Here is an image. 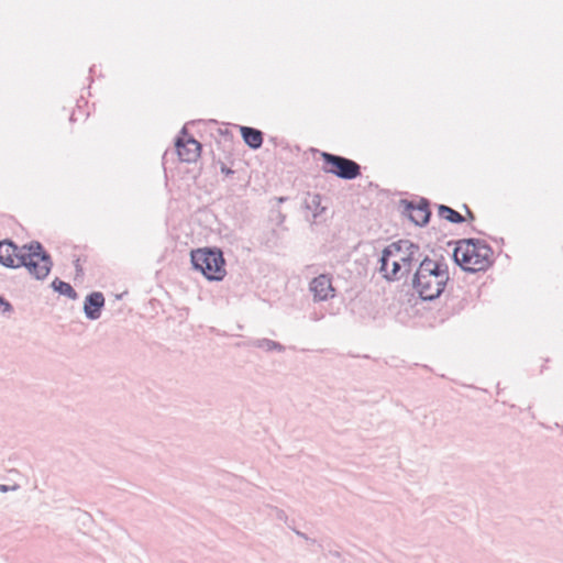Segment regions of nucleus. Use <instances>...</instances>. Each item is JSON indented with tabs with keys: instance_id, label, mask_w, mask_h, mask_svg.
I'll return each instance as SVG.
<instances>
[{
	"instance_id": "obj_24",
	"label": "nucleus",
	"mask_w": 563,
	"mask_h": 563,
	"mask_svg": "<svg viewBox=\"0 0 563 563\" xmlns=\"http://www.w3.org/2000/svg\"><path fill=\"white\" fill-rule=\"evenodd\" d=\"M329 555L333 556V558H336V559H340L341 558V553L336 550H330L329 551Z\"/></svg>"
},
{
	"instance_id": "obj_5",
	"label": "nucleus",
	"mask_w": 563,
	"mask_h": 563,
	"mask_svg": "<svg viewBox=\"0 0 563 563\" xmlns=\"http://www.w3.org/2000/svg\"><path fill=\"white\" fill-rule=\"evenodd\" d=\"M424 256L419 244L410 240H398L382 251L378 263L382 264V271H386L389 260L395 257L402 264L405 272H411L412 265L421 263Z\"/></svg>"
},
{
	"instance_id": "obj_21",
	"label": "nucleus",
	"mask_w": 563,
	"mask_h": 563,
	"mask_svg": "<svg viewBox=\"0 0 563 563\" xmlns=\"http://www.w3.org/2000/svg\"><path fill=\"white\" fill-rule=\"evenodd\" d=\"M18 485H13V486H9V485H3V484H0V492L1 493H8L10 490H15L18 489Z\"/></svg>"
},
{
	"instance_id": "obj_12",
	"label": "nucleus",
	"mask_w": 563,
	"mask_h": 563,
	"mask_svg": "<svg viewBox=\"0 0 563 563\" xmlns=\"http://www.w3.org/2000/svg\"><path fill=\"white\" fill-rule=\"evenodd\" d=\"M378 271L387 282H396L410 274V272H405V267L397 258L394 260L393 268L390 271L388 269V266L386 267V271H382V264H379Z\"/></svg>"
},
{
	"instance_id": "obj_10",
	"label": "nucleus",
	"mask_w": 563,
	"mask_h": 563,
	"mask_svg": "<svg viewBox=\"0 0 563 563\" xmlns=\"http://www.w3.org/2000/svg\"><path fill=\"white\" fill-rule=\"evenodd\" d=\"M106 299L101 291H92L88 294L84 301V313L88 320H97L100 318L104 308Z\"/></svg>"
},
{
	"instance_id": "obj_3",
	"label": "nucleus",
	"mask_w": 563,
	"mask_h": 563,
	"mask_svg": "<svg viewBox=\"0 0 563 563\" xmlns=\"http://www.w3.org/2000/svg\"><path fill=\"white\" fill-rule=\"evenodd\" d=\"M452 244H455L452 258L466 273L485 272L494 263V251L485 240L468 238L448 243Z\"/></svg>"
},
{
	"instance_id": "obj_7",
	"label": "nucleus",
	"mask_w": 563,
	"mask_h": 563,
	"mask_svg": "<svg viewBox=\"0 0 563 563\" xmlns=\"http://www.w3.org/2000/svg\"><path fill=\"white\" fill-rule=\"evenodd\" d=\"M400 206L404 207L402 214L408 217L413 224L422 228L430 222L432 212L430 201L427 198L421 197L418 203L408 199H401Z\"/></svg>"
},
{
	"instance_id": "obj_6",
	"label": "nucleus",
	"mask_w": 563,
	"mask_h": 563,
	"mask_svg": "<svg viewBox=\"0 0 563 563\" xmlns=\"http://www.w3.org/2000/svg\"><path fill=\"white\" fill-rule=\"evenodd\" d=\"M323 162L322 170L325 174H332L343 180H353L362 175V168L358 163L345 156L318 151Z\"/></svg>"
},
{
	"instance_id": "obj_11",
	"label": "nucleus",
	"mask_w": 563,
	"mask_h": 563,
	"mask_svg": "<svg viewBox=\"0 0 563 563\" xmlns=\"http://www.w3.org/2000/svg\"><path fill=\"white\" fill-rule=\"evenodd\" d=\"M240 133L243 139V142L251 148V150H258L262 147L264 142V133L252 126H240Z\"/></svg>"
},
{
	"instance_id": "obj_23",
	"label": "nucleus",
	"mask_w": 563,
	"mask_h": 563,
	"mask_svg": "<svg viewBox=\"0 0 563 563\" xmlns=\"http://www.w3.org/2000/svg\"><path fill=\"white\" fill-rule=\"evenodd\" d=\"M463 208L466 210V214H467V218L470 220H475V214L473 213V211L468 208L467 205H463Z\"/></svg>"
},
{
	"instance_id": "obj_19",
	"label": "nucleus",
	"mask_w": 563,
	"mask_h": 563,
	"mask_svg": "<svg viewBox=\"0 0 563 563\" xmlns=\"http://www.w3.org/2000/svg\"><path fill=\"white\" fill-rule=\"evenodd\" d=\"M275 512H276V517L279 519V520H284L286 521L287 520V515L286 512L283 510V509H279V508H274Z\"/></svg>"
},
{
	"instance_id": "obj_22",
	"label": "nucleus",
	"mask_w": 563,
	"mask_h": 563,
	"mask_svg": "<svg viewBox=\"0 0 563 563\" xmlns=\"http://www.w3.org/2000/svg\"><path fill=\"white\" fill-rule=\"evenodd\" d=\"M221 173L229 176V175H233L235 172L233 169H231L230 167H228L225 164H222Z\"/></svg>"
},
{
	"instance_id": "obj_18",
	"label": "nucleus",
	"mask_w": 563,
	"mask_h": 563,
	"mask_svg": "<svg viewBox=\"0 0 563 563\" xmlns=\"http://www.w3.org/2000/svg\"><path fill=\"white\" fill-rule=\"evenodd\" d=\"M74 266H75V271H76V276H82L84 275V268L80 264V260L79 258H76L74 261Z\"/></svg>"
},
{
	"instance_id": "obj_25",
	"label": "nucleus",
	"mask_w": 563,
	"mask_h": 563,
	"mask_svg": "<svg viewBox=\"0 0 563 563\" xmlns=\"http://www.w3.org/2000/svg\"><path fill=\"white\" fill-rule=\"evenodd\" d=\"M287 199H288L287 197H279L278 198V202H280V203L285 202Z\"/></svg>"
},
{
	"instance_id": "obj_1",
	"label": "nucleus",
	"mask_w": 563,
	"mask_h": 563,
	"mask_svg": "<svg viewBox=\"0 0 563 563\" xmlns=\"http://www.w3.org/2000/svg\"><path fill=\"white\" fill-rule=\"evenodd\" d=\"M0 265L11 269L25 267L33 278L44 280L54 263L51 254L38 241L19 246L11 239H4L0 241Z\"/></svg>"
},
{
	"instance_id": "obj_4",
	"label": "nucleus",
	"mask_w": 563,
	"mask_h": 563,
	"mask_svg": "<svg viewBox=\"0 0 563 563\" xmlns=\"http://www.w3.org/2000/svg\"><path fill=\"white\" fill-rule=\"evenodd\" d=\"M192 268L209 282H221L227 275L225 258L218 247H203L190 252Z\"/></svg>"
},
{
	"instance_id": "obj_17",
	"label": "nucleus",
	"mask_w": 563,
	"mask_h": 563,
	"mask_svg": "<svg viewBox=\"0 0 563 563\" xmlns=\"http://www.w3.org/2000/svg\"><path fill=\"white\" fill-rule=\"evenodd\" d=\"M0 311L2 313L13 311V306L1 295H0Z\"/></svg>"
},
{
	"instance_id": "obj_13",
	"label": "nucleus",
	"mask_w": 563,
	"mask_h": 563,
	"mask_svg": "<svg viewBox=\"0 0 563 563\" xmlns=\"http://www.w3.org/2000/svg\"><path fill=\"white\" fill-rule=\"evenodd\" d=\"M437 209L438 216L450 223L461 224L465 221L464 216H462L459 211L454 210L453 208L446 205H437Z\"/></svg>"
},
{
	"instance_id": "obj_14",
	"label": "nucleus",
	"mask_w": 563,
	"mask_h": 563,
	"mask_svg": "<svg viewBox=\"0 0 563 563\" xmlns=\"http://www.w3.org/2000/svg\"><path fill=\"white\" fill-rule=\"evenodd\" d=\"M322 197L320 194H307V197L303 201V207L307 210L312 211L313 219H317L325 208L321 206Z\"/></svg>"
},
{
	"instance_id": "obj_16",
	"label": "nucleus",
	"mask_w": 563,
	"mask_h": 563,
	"mask_svg": "<svg viewBox=\"0 0 563 563\" xmlns=\"http://www.w3.org/2000/svg\"><path fill=\"white\" fill-rule=\"evenodd\" d=\"M250 345L257 347V349L265 350L267 352H271V351L284 352L285 351V346L283 344H280L277 341L266 339V338L254 339L250 342Z\"/></svg>"
},
{
	"instance_id": "obj_2",
	"label": "nucleus",
	"mask_w": 563,
	"mask_h": 563,
	"mask_svg": "<svg viewBox=\"0 0 563 563\" xmlns=\"http://www.w3.org/2000/svg\"><path fill=\"white\" fill-rule=\"evenodd\" d=\"M449 282V266L444 257L432 260L426 255L411 277V287L421 300L432 301L440 298Z\"/></svg>"
},
{
	"instance_id": "obj_9",
	"label": "nucleus",
	"mask_w": 563,
	"mask_h": 563,
	"mask_svg": "<svg viewBox=\"0 0 563 563\" xmlns=\"http://www.w3.org/2000/svg\"><path fill=\"white\" fill-rule=\"evenodd\" d=\"M309 290L312 292L314 301H327L335 296L332 277L329 274H320L314 277L309 284Z\"/></svg>"
},
{
	"instance_id": "obj_15",
	"label": "nucleus",
	"mask_w": 563,
	"mask_h": 563,
	"mask_svg": "<svg viewBox=\"0 0 563 563\" xmlns=\"http://www.w3.org/2000/svg\"><path fill=\"white\" fill-rule=\"evenodd\" d=\"M51 287L54 291L58 292L59 295H63L71 300H76L78 298L77 291L74 289V287L58 277H56L52 284Z\"/></svg>"
},
{
	"instance_id": "obj_20",
	"label": "nucleus",
	"mask_w": 563,
	"mask_h": 563,
	"mask_svg": "<svg viewBox=\"0 0 563 563\" xmlns=\"http://www.w3.org/2000/svg\"><path fill=\"white\" fill-rule=\"evenodd\" d=\"M294 531H295V533H296L298 537H300V538L305 539L306 541H309V542H311V543H317V540H316V539H310L306 533H303V532H301V531H299V530H296V529H294Z\"/></svg>"
},
{
	"instance_id": "obj_8",
	"label": "nucleus",
	"mask_w": 563,
	"mask_h": 563,
	"mask_svg": "<svg viewBox=\"0 0 563 563\" xmlns=\"http://www.w3.org/2000/svg\"><path fill=\"white\" fill-rule=\"evenodd\" d=\"M176 152L181 162L194 163L200 156L201 144L188 133L186 126L180 131V134L175 141Z\"/></svg>"
}]
</instances>
